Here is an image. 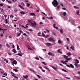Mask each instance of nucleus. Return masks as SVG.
Wrapping results in <instances>:
<instances>
[{"label": "nucleus", "instance_id": "25", "mask_svg": "<svg viewBox=\"0 0 80 80\" xmlns=\"http://www.w3.org/2000/svg\"><path fill=\"white\" fill-rule=\"evenodd\" d=\"M18 55L19 56H20V57H22V55L20 53L18 54Z\"/></svg>", "mask_w": 80, "mask_h": 80}, {"label": "nucleus", "instance_id": "57", "mask_svg": "<svg viewBox=\"0 0 80 80\" xmlns=\"http://www.w3.org/2000/svg\"><path fill=\"white\" fill-rule=\"evenodd\" d=\"M3 3H2V4H0V6H3Z\"/></svg>", "mask_w": 80, "mask_h": 80}, {"label": "nucleus", "instance_id": "5", "mask_svg": "<svg viewBox=\"0 0 80 80\" xmlns=\"http://www.w3.org/2000/svg\"><path fill=\"white\" fill-rule=\"evenodd\" d=\"M48 40L50 42H55V41L52 38H49L48 39Z\"/></svg>", "mask_w": 80, "mask_h": 80}, {"label": "nucleus", "instance_id": "13", "mask_svg": "<svg viewBox=\"0 0 80 80\" xmlns=\"http://www.w3.org/2000/svg\"><path fill=\"white\" fill-rule=\"evenodd\" d=\"M80 12L79 11V10H78L77 12V14L78 15V16H79V15H80V14H79V12Z\"/></svg>", "mask_w": 80, "mask_h": 80}, {"label": "nucleus", "instance_id": "27", "mask_svg": "<svg viewBox=\"0 0 80 80\" xmlns=\"http://www.w3.org/2000/svg\"><path fill=\"white\" fill-rule=\"evenodd\" d=\"M12 77H14V78H17V79H18V77H16L13 75H12Z\"/></svg>", "mask_w": 80, "mask_h": 80}, {"label": "nucleus", "instance_id": "58", "mask_svg": "<svg viewBox=\"0 0 80 80\" xmlns=\"http://www.w3.org/2000/svg\"><path fill=\"white\" fill-rule=\"evenodd\" d=\"M1 17H2V19H4V18H4V17H3V16H2Z\"/></svg>", "mask_w": 80, "mask_h": 80}, {"label": "nucleus", "instance_id": "24", "mask_svg": "<svg viewBox=\"0 0 80 80\" xmlns=\"http://www.w3.org/2000/svg\"><path fill=\"white\" fill-rule=\"evenodd\" d=\"M13 70L14 71V72H18V70H17V69H14Z\"/></svg>", "mask_w": 80, "mask_h": 80}, {"label": "nucleus", "instance_id": "33", "mask_svg": "<svg viewBox=\"0 0 80 80\" xmlns=\"http://www.w3.org/2000/svg\"><path fill=\"white\" fill-rule=\"evenodd\" d=\"M76 61L77 62V63H79V61H78V59L76 60Z\"/></svg>", "mask_w": 80, "mask_h": 80}, {"label": "nucleus", "instance_id": "20", "mask_svg": "<svg viewBox=\"0 0 80 80\" xmlns=\"http://www.w3.org/2000/svg\"><path fill=\"white\" fill-rule=\"evenodd\" d=\"M5 21H6L5 23L6 24L8 23V24H9V23L8 22V20H7V19H5Z\"/></svg>", "mask_w": 80, "mask_h": 80}, {"label": "nucleus", "instance_id": "31", "mask_svg": "<svg viewBox=\"0 0 80 80\" xmlns=\"http://www.w3.org/2000/svg\"><path fill=\"white\" fill-rule=\"evenodd\" d=\"M66 66L67 67H68L69 68H70V66L68 64H66Z\"/></svg>", "mask_w": 80, "mask_h": 80}, {"label": "nucleus", "instance_id": "35", "mask_svg": "<svg viewBox=\"0 0 80 80\" xmlns=\"http://www.w3.org/2000/svg\"><path fill=\"white\" fill-rule=\"evenodd\" d=\"M2 44H0V49H2Z\"/></svg>", "mask_w": 80, "mask_h": 80}, {"label": "nucleus", "instance_id": "45", "mask_svg": "<svg viewBox=\"0 0 80 80\" xmlns=\"http://www.w3.org/2000/svg\"><path fill=\"white\" fill-rule=\"evenodd\" d=\"M10 18H13V16L11 15L10 16Z\"/></svg>", "mask_w": 80, "mask_h": 80}, {"label": "nucleus", "instance_id": "59", "mask_svg": "<svg viewBox=\"0 0 80 80\" xmlns=\"http://www.w3.org/2000/svg\"><path fill=\"white\" fill-rule=\"evenodd\" d=\"M11 74H12V75H14V73H13V72H11Z\"/></svg>", "mask_w": 80, "mask_h": 80}, {"label": "nucleus", "instance_id": "14", "mask_svg": "<svg viewBox=\"0 0 80 80\" xmlns=\"http://www.w3.org/2000/svg\"><path fill=\"white\" fill-rule=\"evenodd\" d=\"M12 52H14V53H17V51H16V50L15 49H13L12 50Z\"/></svg>", "mask_w": 80, "mask_h": 80}, {"label": "nucleus", "instance_id": "37", "mask_svg": "<svg viewBox=\"0 0 80 80\" xmlns=\"http://www.w3.org/2000/svg\"><path fill=\"white\" fill-rule=\"evenodd\" d=\"M30 4L28 3L27 4V7H30Z\"/></svg>", "mask_w": 80, "mask_h": 80}, {"label": "nucleus", "instance_id": "8", "mask_svg": "<svg viewBox=\"0 0 80 80\" xmlns=\"http://www.w3.org/2000/svg\"><path fill=\"white\" fill-rule=\"evenodd\" d=\"M46 45L47 46H51V45H52V44L50 43H46Z\"/></svg>", "mask_w": 80, "mask_h": 80}, {"label": "nucleus", "instance_id": "32", "mask_svg": "<svg viewBox=\"0 0 80 80\" xmlns=\"http://www.w3.org/2000/svg\"><path fill=\"white\" fill-rule=\"evenodd\" d=\"M58 42L59 43H62V41L59 40L58 41Z\"/></svg>", "mask_w": 80, "mask_h": 80}, {"label": "nucleus", "instance_id": "26", "mask_svg": "<svg viewBox=\"0 0 80 80\" xmlns=\"http://www.w3.org/2000/svg\"><path fill=\"white\" fill-rule=\"evenodd\" d=\"M52 68H53V69H54L55 70H57V68H56L52 66Z\"/></svg>", "mask_w": 80, "mask_h": 80}, {"label": "nucleus", "instance_id": "54", "mask_svg": "<svg viewBox=\"0 0 80 80\" xmlns=\"http://www.w3.org/2000/svg\"><path fill=\"white\" fill-rule=\"evenodd\" d=\"M55 25H56V24H54L53 25V27H55Z\"/></svg>", "mask_w": 80, "mask_h": 80}, {"label": "nucleus", "instance_id": "18", "mask_svg": "<svg viewBox=\"0 0 80 80\" xmlns=\"http://www.w3.org/2000/svg\"><path fill=\"white\" fill-rule=\"evenodd\" d=\"M71 49H72V50H74V47L73 46H72L71 47H70Z\"/></svg>", "mask_w": 80, "mask_h": 80}, {"label": "nucleus", "instance_id": "2", "mask_svg": "<svg viewBox=\"0 0 80 80\" xmlns=\"http://www.w3.org/2000/svg\"><path fill=\"white\" fill-rule=\"evenodd\" d=\"M65 60H66L63 62V64H67L68 62V60H71L72 59H71V58H65Z\"/></svg>", "mask_w": 80, "mask_h": 80}, {"label": "nucleus", "instance_id": "19", "mask_svg": "<svg viewBox=\"0 0 80 80\" xmlns=\"http://www.w3.org/2000/svg\"><path fill=\"white\" fill-rule=\"evenodd\" d=\"M21 4L22 5H23V6H25V3H23V2H21Z\"/></svg>", "mask_w": 80, "mask_h": 80}, {"label": "nucleus", "instance_id": "10", "mask_svg": "<svg viewBox=\"0 0 80 80\" xmlns=\"http://www.w3.org/2000/svg\"><path fill=\"white\" fill-rule=\"evenodd\" d=\"M27 47L29 50H32V49L30 48V46L29 45H28L27 46Z\"/></svg>", "mask_w": 80, "mask_h": 80}, {"label": "nucleus", "instance_id": "21", "mask_svg": "<svg viewBox=\"0 0 80 80\" xmlns=\"http://www.w3.org/2000/svg\"><path fill=\"white\" fill-rule=\"evenodd\" d=\"M67 55H68V56H71V53H67Z\"/></svg>", "mask_w": 80, "mask_h": 80}, {"label": "nucleus", "instance_id": "36", "mask_svg": "<svg viewBox=\"0 0 80 80\" xmlns=\"http://www.w3.org/2000/svg\"><path fill=\"white\" fill-rule=\"evenodd\" d=\"M8 3H12V2L10 0H9L8 2Z\"/></svg>", "mask_w": 80, "mask_h": 80}, {"label": "nucleus", "instance_id": "15", "mask_svg": "<svg viewBox=\"0 0 80 80\" xmlns=\"http://www.w3.org/2000/svg\"><path fill=\"white\" fill-rule=\"evenodd\" d=\"M67 14V13H66V12H64L63 13V16H66V15Z\"/></svg>", "mask_w": 80, "mask_h": 80}, {"label": "nucleus", "instance_id": "47", "mask_svg": "<svg viewBox=\"0 0 80 80\" xmlns=\"http://www.w3.org/2000/svg\"><path fill=\"white\" fill-rule=\"evenodd\" d=\"M1 12L2 13H4V10H3V9H2L1 10Z\"/></svg>", "mask_w": 80, "mask_h": 80}, {"label": "nucleus", "instance_id": "6", "mask_svg": "<svg viewBox=\"0 0 80 80\" xmlns=\"http://www.w3.org/2000/svg\"><path fill=\"white\" fill-rule=\"evenodd\" d=\"M29 15L30 16H33V15H34V17L35 16V14L34 13H29Z\"/></svg>", "mask_w": 80, "mask_h": 80}, {"label": "nucleus", "instance_id": "3", "mask_svg": "<svg viewBox=\"0 0 80 80\" xmlns=\"http://www.w3.org/2000/svg\"><path fill=\"white\" fill-rule=\"evenodd\" d=\"M31 25L32 26V27H33L35 28V26L37 25V23H36V22H34V23H33V22H32V23L31 24Z\"/></svg>", "mask_w": 80, "mask_h": 80}, {"label": "nucleus", "instance_id": "38", "mask_svg": "<svg viewBox=\"0 0 80 80\" xmlns=\"http://www.w3.org/2000/svg\"><path fill=\"white\" fill-rule=\"evenodd\" d=\"M18 0H12L13 2H16Z\"/></svg>", "mask_w": 80, "mask_h": 80}, {"label": "nucleus", "instance_id": "28", "mask_svg": "<svg viewBox=\"0 0 80 80\" xmlns=\"http://www.w3.org/2000/svg\"><path fill=\"white\" fill-rule=\"evenodd\" d=\"M20 13H21V14H22V15H24V14H25V12H20Z\"/></svg>", "mask_w": 80, "mask_h": 80}, {"label": "nucleus", "instance_id": "22", "mask_svg": "<svg viewBox=\"0 0 80 80\" xmlns=\"http://www.w3.org/2000/svg\"><path fill=\"white\" fill-rule=\"evenodd\" d=\"M17 49L18 50H20V48H19V46H18V45H17Z\"/></svg>", "mask_w": 80, "mask_h": 80}, {"label": "nucleus", "instance_id": "34", "mask_svg": "<svg viewBox=\"0 0 80 80\" xmlns=\"http://www.w3.org/2000/svg\"><path fill=\"white\" fill-rule=\"evenodd\" d=\"M28 22H29V23H30L31 24V23H32V21L30 20H28Z\"/></svg>", "mask_w": 80, "mask_h": 80}, {"label": "nucleus", "instance_id": "62", "mask_svg": "<svg viewBox=\"0 0 80 80\" xmlns=\"http://www.w3.org/2000/svg\"><path fill=\"white\" fill-rule=\"evenodd\" d=\"M54 28H55L56 29H58V27H54Z\"/></svg>", "mask_w": 80, "mask_h": 80}, {"label": "nucleus", "instance_id": "51", "mask_svg": "<svg viewBox=\"0 0 80 80\" xmlns=\"http://www.w3.org/2000/svg\"><path fill=\"white\" fill-rule=\"evenodd\" d=\"M21 35V32H20L18 35V36H20Z\"/></svg>", "mask_w": 80, "mask_h": 80}, {"label": "nucleus", "instance_id": "1", "mask_svg": "<svg viewBox=\"0 0 80 80\" xmlns=\"http://www.w3.org/2000/svg\"><path fill=\"white\" fill-rule=\"evenodd\" d=\"M52 4L55 7H56L58 5V1L56 0H54L52 2Z\"/></svg>", "mask_w": 80, "mask_h": 80}, {"label": "nucleus", "instance_id": "23", "mask_svg": "<svg viewBox=\"0 0 80 80\" xmlns=\"http://www.w3.org/2000/svg\"><path fill=\"white\" fill-rule=\"evenodd\" d=\"M53 19V18L52 16H51L49 18V19L50 20H52V19Z\"/></svg>", "mask_w": 80, "mask_h": 80}, {"label": "nucleus", "instance_id": "39", "mask_svg": "<svg viewBox=\"0 0 80 80\" xmlns=\"http://www.w3.org/2000/svg\"><path fill=\"white\" fill-rule=\"evenodd\" d=\"M42 13H43V15H45V16H47V15L46 14H45V13H44L43 12H42Z\"/></svg>", "mask_w": 80, "mask_h": 80}, {"label": "nucleus", "instance_id": "52", "mask_svg": "<svg viewBox=\"0 0 80 80\" xmlns=\"http://www.w3.org/2000/svg\"><path fill=\"white\" fill-rule=\"evenodd\" d=\"M6 60V63H8V60L5 59Z\"/></svg>", "mask_w": 80, "mask_h": 80}, {"label": "nucleus", "instance_id": "60", "mask_svg": "<svg viewBox=\"0 0 80 80\" xmlns=\"http://www.w3.org/2000/svg\"><path fill=\"white\" fill-rule=\"evenodd\" d=\"M35 59H36L37 60H39V58H35Z\"/></svg>", "mask_w": 80, "mask_h": 80}, {"label": "nucleus", "instance_id": "16", "mask_svg": "<svg viewBox=\"0 0 80 80\" xmlns=\"http://www.w3.org/2000/svg\"><path fill=\"white\" fill-rule=\"evenodd\" d=\"M6 46L8 48H10V46L8 43L6 44Z\"/></svg>", "mask_w": 80, "mask_h": 80}, {"label": "nucleus", "instance_id": "53", "mask_svg": "<svg viewBox=\"0 0 80 80\" xmlns=\"http://www.w3.org/2000/svg\"><path fill=\"white\" fill-rule=\"evenodd\" d=\"M62 9H63V10H66V8H62Z\"/></svg>", "mask_w": 80, "mask_h": 80}, {"label": "nucleus", "instance_id": "64", "mask_svg": "<svg viewBox=\"0 0 80 80\" xmlns=\"http://www.w3.org/2000/svg\"><path fill=\"white\" fill-rule=\"evenodd\" d=\"M42 20H45V18H44V17H43L42 18Z\"/></svg>", "mask_w": 80, "mask_h": 80}, {"label": "nucleus", "instance_id": "17", "mask_svg": "<svg viewBox=\"0 0 80 80\" xmlns=\"http://www.w3.org/2000/svg\"><path fill=\"white\" fill-rule=\"evenodd\" d=\"M18 7H19L21 8H22V9H24V8L21 6V5H19Z\"/></svg>", "mask_w": 80, "mask_h": 80}, {"label": "nucleus", "instance_id": "40", "mask_svg": "<svg viewBox=\"0 0 80 80\" xmlns=\"http://www.w3.org/2000/svg\"><path fill=\"white\" fill-rule=\"evenodd\" d=\"M14 12L17 13V9H15L14 10Z\"/></svg>", "mask_w": 80, "mask_h": 80}, {"label": "nucleus", "instance_id": "61", "mask_svg": "<svg viewBox=\"0 0 80 80\" xmlns=\"http://www.w3.org/2000/svg\"><path fill=\"white\" fill-rule=\"evenodd\" d=\"M76 78H78V79H80V77H78V76H77V77H76Z\"/></svg>", "mask_w": 80, "mask_h": 80}, {"label": "nucleus", "instance_id": "43", "mask_svg": "<svg viewBox=\"0 0 80 80\" xmlns=\"http://www.w3.org/2000/svg\"><path fill=\"white\" fill-rule=\"evenodd\" d=\"M29 31H30V32H33V30L30 29H29Z\"/></svg>", "mask_w": 80, "mask_h": 80}, {"label": "nucleus", "instance_id": "30", "mask_svg": "<svg viewBox=\"0 0 80 80\" xmlns=\"http://www.w3.org/2000/svg\"><path fill=\"white\" fill-rule=\"evenodd\" d=\"M62 71H63V72H67V71L66 70H65V69H62Z\"/></svg>", "mask_w": 80, "mask_h": 80}, {"label": "nucleus", "instance_id": "7", "mask_svg": "<svg viewBox=\"0 0 80 80\" xmlns=\"http://www.w3.org/2000/svg\"><path fill=\"white\" fill-rule=\"evenodd\" d=\"M57 53H60V54H62V51H60V50L58 49L57 50Z\"/></svg>", "mask_w": 80, "mask_h": 80}, {"label": "nucleus", "instance_id": "48", "mask_svg": "<svg viewBox=\"0 0 80 80\" xmlns=\"http://www.w3.org/2000/svg\"><path fill=\"white\" fill-rule=\"evenodd\" d=\"M37 76H38V78H41V76H40L39 75H37Z\"/></svg>", "mask_w": 80, "mask_h": 80}, {"label": "nucleus", "instance_id": "11", "mask_svg": "<svg viewBox=\"0 0 80 80\" xmlns=\"http://www.w3.org/2000/svg\"><path fill=\"white\" fill-rule=\"evenodd\" d=\"M63 57L64 58H68V57L65 55H64L63 56Z\"/></svg>", "mask_w": 80, "mask_h": 80}, {"label": "nucleus", "instance_id": "63", "mask_svg": "<svg viewBox=\"0 0 80 80\" xmlns=\"http://www.w3.org/2000/svg\"><path fill=\"white\" fill-rule=\"evenodd\" d=\"M40 25H42V24H43V23L42 22H41L40 23Z\"/></svg>", "mask_w": 80, "mask_h": 80}, {"label": "nucleus", "instance_id": "4", "mask_svg": "<svg viewBox=\"0 0 80 80\" xmlns=\"http://www.w3.org/2000/svg\"><path fill=\"white\" fill-rule=\"evenodd\" d=\"M17 62L16 60H14L12 62V65L14 66V65H17Z\"/></svg>", "mask_w": 80, "mask_h": 80}, {"label": "nucleus", "instance_id": "56", "mask_svg": "<svg viewBox=\"0 0 80 80\" xmlns=\"http://www.w3.org/2000/svg\"><path fill=\"white\" fill-rule=\"evenodd\" d=\"M46 31L47 33H49V32H50V31L49 30H47Z\"/></svg>", "mask_w": 80, "mask_h": 80}, {"label": "nucleus", "instance_id": "50", "mask_svg": "<svg viewBox=\"0 0 80 80\" xmlns=\"http://www.w3.org/2000/svg\"><path fill=\"white\" fill-rule=\"evenodd\" d=\"M42 35L43 37H45V34H44L43 32L42 33Z\"/></svg>", "mask_w": 80, "mask_h": 80}, {"label": "nucleus", "instance_id": "44", "mask_svg": "<svg viewBox=\"0 0 80 80\" xmlns=\"http://www.w3.org/2000/svg\"><path fill=\"white\" fill-rule=\"evenodd\" d=\"M3 75H5L6 76H7V73H3Z\"/></svg>", "mask_w": 80, "mask_h": 80}, {"label": "nucleus", "instance_id": "46", "mask_svg": "<svg viewBox=\"0 0 80 80\" xmlns=\"http://www.w3.org/2000/svg\"><path fill=\"white\" fill-rule=\"evenodd\" d=\"M60 5H59L58 6H57V8H58V9H59L60 8Z\"/></svg>", "mask_w": 80, "mask_h": 80}, {"label": "nucleus", "instance_id": "41", "mask_svg": "<svg viewBox=\"0 0 80 80\" xmlns=\"http://www.w3.org/2000/svg\"><path fill=\"white\" fill-rule=\"evenodd\" d=\"M48 55H52V53H51V52H49L48 53Z\"/></svg>", "mask_w": 80, "mask_h": 80}, {"label": "nucleus", "instance_id": "12", "mask_svg": "<svg viewBox=\"0 0 80 80\" xmlns=\"http://www.w3.org/2000/svg\"><path fill=\"white\" fill-rule=\"evenodd\" d=\"M70 67H71V68H74V66L72 64H70Z\"/></svg>", "mask_w": 80, "mask_h": 80}, {"label": "nucleus", "instance_id": "49", "mask_svg": "<svg viewBox=\"0 0 80 80\" xmlns=\"http://www.w3.org/2000/svg\"><path fill=\"white\" fill-rule=\"evenodd\" d=\"M65 78H66L67 79H70V78L65 77Z\"/></svg>", "mask_w": 80, "mask_h": 80}, {"label": "nucleus", "instance_id": "9", "mask_svg": "<svg viewBox=\"0 0 80 80\" xmlns=\"http://www.w3.org/2000/svg\"><path fill=\"white\" fill-rule=\"evenodd\" d=\"M74 65L75 67H76V68H78V64L77 63H75L74 64Z\"/></svg>", "mask_w": 80, "mask_h": 80}, {"label": "nucleus", "instance_id": "42", "mask_svg": "<svg viewBox=\"0 0 80 80\" xmlns=\"http://www.w3.org/2000/svg\"><path fill=\"white\" fill-rule=\"evenodd\" d=\"M44 68H45L47 69V70H48V71H50V70H49L48 68L46 67H44Z\"/></svg>", "mask_w": 80, "mask_h": 80}, {"label": "nucleus", "instance_id": "55", "mask_svg": "<svg viewBox=\"0 0 80 80\" xmlns=\"http://www.w3.org/2000/svg\"><path fill=\"white\" fill-rule=\"evenodd\" d=\"M61 63H63V62H63V61H62L60 62Z\"/></svg>", "mask_w": 80, "mask_h": 80}, {"label": "nucleus", "instance_id": "29", "mask_svg": "<svg viewBox=\"0 0 80 80\" xmlns=\"http://www.w3.org/2000/svg\"><path fill=\"white\" fill-rule=\"evenodd\" d=\"M60 32L61 33H63V30L62 29L60 30Z\"/></svg>", "mask_w": 80, "mask_h": 80}]
</instances>
